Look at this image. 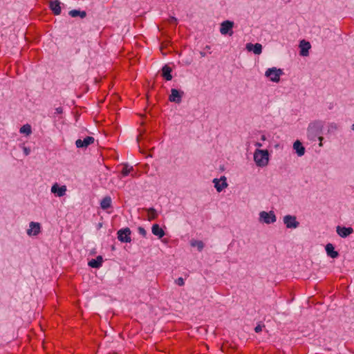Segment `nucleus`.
<instances>
[{"mask_svg":"<svg viewBox=\"0 0 354 354\" xmlns=\"http://www.w3.org/2000/svg\"><path fill=\"white\" fill-rule=\"evenodd\" d=\"M66 192V187L65 185H61L60 184L55 183H54L51 188H50V192L55 196V197H62L64 196Z\"/></svg>","mask_w":354,"mask_h":354,"instance_id":"obj_8","label":"nucleus"},{"mask_svg":"<svg viewBox=\"0 0 354 354\" xmlns=\"http://www.w3.org/2000/svg\"><path fill=\"white\" fill-rule=\"evenodd\" d=\"M94 142V138L91 136H87L84 138L83 140L78 139L75 142L76 147L77 148H86L88 145L93 144Z\"/></svg>","mask_w":354,"mask_h":354,"instance_id":"obj_11","label":"nucleus"},{"mask_svg":"<svg viewBox=\"0 0 354 354\" xmlns=\"http://www.w3.org/2000/svg\"><path fill=\"white\" fill-rule=\"evenodd\" d=\"M323 139H324V138H323V137H322V136H319L318 137V140H319V142H322Z\"/></svg>","mask_w":354,"mask_h":354,"instance_id":"obj_37","label":"nucleus"},{"mask_svg":"<svg viewBox=\"0 0 354 354\" xmlns=\"http://www.w3.org/2000/svg\"><path fill=\"white\" fill-rule=\"evenodd\" d=\"M42 233L41 223L37 221H30L28 223L26 229V235L31 239L38 238Z\"/></svg>","mask_w":354,"mask_h":354,"instance_id":"obj_2","label":"nucleus"},{"mask_svg":"<svg viewBox=\"0 0 354 354\" xmlns=\"http://www.w3.org/2000/svg\"><path fill=\"white\" fill-rule=\"evenodd\" d=\"M283 74V69L273 66L266 70L264 76L271 82L279 83Z\"/></svg>","mask_w":354,"mask_h":354,"instance_id":"obj_3","label":"nucleus"},{"mask_svg":"<svg viewBox=\"0 0 354 354\" xmlns=\"http://www.w3.org/2000/svg\"><path fill=\"white\" fill-rule=\"evenodd\" d=\"M292 147L298 156L301 157L305 154V147L303 146L302 143L299 140H296L293 143Z\"/></svg>","mask_w":354,"mask_h":354,"instance_id":"obj_16","label":"nucleus"},{"mask_svg":"<svg viewBox=\"0 0 354 354\" xmlns=\"http://www.w3.org/2000/svg\"><path fill=\"white\" fill-rule=\"evenodd\" d=\"M190 244L192 247L196 248L198 251H201L204 248V244L201 241L192 240Z\"/></svg>","mask_w":354,"mask_h":354,"instance_id":"obj_27","label":"nucleus"},{"mask_svg":"<svg viewBox=\"0 0 354 354\" xmlns=\"http://www.w3.org/2000/svg\"><path fill=\"white\" fill-rule=\"evenodd\" d=\"M147 218L149 221H152L157 218L158 213L156 210L153 208H149L147 209Z\"/></svg>","mask_w":354,"mask_h":354,"instance_id":"obj_24","label":"nucleus"},{"mask_svg":"<svg viewBox=\"0 0 354 354\" xmlns=\"http://www.w3.org/2000/svg\"><path fill=\"white\" fill-rule=\"evenodd\" d=\"M62 113H63V109L62 108L59 107V108H57L55 109V114L59 115V114H61Z\"/></svg>","mask_w":354,"mask_h":354,"instance_id":"obj_31","label":"nucleus"},{"mask_svg":"<svg viewBox=\"0 0 354 354\" xmlns=\"http://www.w3.org/2000/svg\"><path fill=\"white\" fill-rule=\"evenodd\" d=\"M337 129V124L335 122H331L328 124V132L333 133Z\"/></svg>","mask_w":354,"mask_h":354,"instance_id":"obj_28","label":"nucleus"},{"mask_svg":"<svg viewBox=\"0 0 354 354\" xmlns=\"http://www.w3.org/2000/svg\"><path fill=\"white\" fill-rule=\"evenodd\" d=\"M183 92L178 91L176 88H172L171 91V95H169V100L173 102L180 103L183 95Z\"/></svg>","mask_w":354,"mask_h":354,"instance_id":"obj_15","label":"nucleus"},{"mask_svg":"<svg viewBox=\"0 0 354 354\" xmlns=\"http://www.w3.org/2000/svg\"><path fill=\"white\" fill-rule=\"evenodd\" d=\"M69 15L73 17H80L84 18L86 17V12L84 11H80L77 10H73L69 12Z\"/></svg>","mask_w":354,"mask_h":354,"instance_id":"obj_26","label":"nucleus"},{"mask_svg":"<svg viewBox=\"0 0 354 354\" xmlns=\"http://www.w3.org/2000/svg\"><path fill=\"white\" fill-rule=\"evenodd\" d=\"M138 232L140 234H141L143 236H145L147 234L146 230L143 227H140L138 228Z\"/></svg>","mask_w":354,"mask_h":354,"instance_id":"obj_30","label":"nucleus"},{"mask_svg":"<svg viewBox=\"0 0 354 354\" xmlns=\"http://www.w3.org/2000/svg\"><path fill=\"white\" fill-rule=\"evenodd\" d=\"M324 127V124L322 121L317 120L310 122L307 128V136L310 140H315V138L319 136L322 129Z\"/></svg>","mask_w":354,"mask_h":354,"instance_id":"obj_4","label":"nucleus"},{"mask_svg":"<svg viewBox=\"0 0 354 354\" xmlns=\"http://www.w3.org/2000/svg\"><path fill=\"white\" fill-rule=\"evenodd\" d=\"M118 239L122 243H130L131 241L130 230L129 228L120 230L118 232Z\"/></svg>","mask_w":354,"mask_h":354,"instance_id":"obj_10","label":"nucleus"},{"mask_svg":"<svg viewBox=\"0 0 354 354\" xmlns=\"http://www.w3.org/2000/svg\"><path fill=\"white\" fill-rule=\"evenodd\" d=\"M21 149L25 156H28L30 153V149L29 147H26L25 145H21Z\"/></svg>","mask_w":354,"mask_h":354,"instance_id":"obj_29","label":"nucleus"},{"mask_svg":"<svg viewBox=\"0 0 354 354\" xmlns=\"http://www.w3.org/2000/svg\"><path fill=\"white\" fill-rule=\"evenodd\" d=\"M151 232L159 239L165 236L164 230L158 224H153L151 227Z\"/></svg>","mask_w":354,"mask_h":354,"instance_id":"obj_20","label":"nucleus"},{"mask_svg":"<svg viewBox=\"0 0 354 354\" xmlns=\"http://www.w3.org/2000/svg\"><path fill=\"white\" fill-rule=\"evenodd\" d=\"M111 198L109 196L104 198L100 203V206L102 209H106L111 207Z\"/></svg>","mask_w":354,"mask_h":354,"instance_id":"obj_23","label":"nucleus"},{"mask_svg":"<svg viewBox=\"0 0 354 354\" xmlns=\"http://www.w3.org/2000/svg\"><path fill=\"white\" fill-rule=\"evenodd\" d=\"M336 232L339 236L346 238L353 232V229L351 227L337 226Z\"/></svg>","mask_w":354,"mask_h":354,"instance_id":"obj_12","label":"nucleus"},{"mask_svg":"<svg viewBox=\"0 0 354 354\" xmlns=\"http://www.w3.org/2000/svg\"><path fill=\"white\" fill-rule=\"evenodd\" d=\"M352 129H353V130H354V124H353Z\"/></svg>","mask_w":354,"mask_h":354,"instance_id":"obj_39","label":"nucleus"},{"mask_svg":"<svg viewBox=\"0 0 354 354\" xmlns=\"http://www.w3.org/2000/svg\"><path fill=\"white\" fill-rule=\"evenodd\" d=\"M283 222L288 229H296L299 227V223L297 221L295 216L286 215L283 218Z\"/></svg>","mask_w":354,"mask_h":354,"instance_id":"obj_7","label":"nucleus"},{"mask_svg":"<svg viewBox=\"0 0 354 354\" xmlns=\"http://www.w3.org/2000/svg\"><path fill=\"white\" fill-rule=\"evenodd\" d=\"M50 8L55 15H59L61 12L60 3L56 0L51 1L50 3Z\"/></svg>","mask_w":354,"mask_h":354,"instance_id":"obj_21","label":"nucleus"},{"mask_svg":"<svg viewBox=\"0 0 354 354\" xmlns=\"http://www.w3.org/2000/svg\"><path fill=\"white\" fill-rule=\"evenodd\" d=\"M183 283H184L183 279L182 278H179L178 279V284L180 286H182V285H183Z\"/></svg>","mask_w":354,"mask_h":354,"instance_id":"obj_35","label":"nucleus"},{"mask_svg":"<svg viewBox=\"0 0 354 354\" xmlns=\"http://www.w3.org/2000/svg\"><path fill=\"white\" fill-rule=\"evenodd\" d=\"M103 263V258L102 256H97L96 259L90 260L88 265L93 268H99L102 266Z\"/></svg>","mask_w":354,"mask_h":354,"instance_id":"obj_18","label":"nucleus"},{"mask_svg":"<svg viewBox=\"0 0 354 354\" xmlns=\"http://www.w3.org/2000/svg\"><path fill=\"white\" fill-rule=\"evenodd\" d=\"M19 131L21 134L28 138L32 133V129L30 124H25L19 128Z\"/></svg>","mask_w":354,"mask_h":354,"instance_id":"obj_17","label":"nucleus"},{"mask_svg":"<svg viewBox=\"0 0 354 354\" xmlns=\"http://www.w3.org/2000/svg\"><path fill=\"white\" fill-rule=\"evenodd\" d=\"M254 146H255L256 147H257V149H259L260 147H261L263 146V144H262L261 142H256V143L254 144Z\"/></svg>","mask_w":354,"mask_h":354,"instance_id":"obj_32","label":"nucleus"},{"mask_svg":"<svg viewBox=\"0 0 354 354\" xmlns=\"http://www.w3.org/2000/svg\"><path fill=\"white\" fill-rule=\"evenodd\" d=\"M170 21L171 22H176V19L174 18V17H171V19H170Z\"/></svg>","mask_w":354,"mask_h":354,"instance_id":"obj_36","label":"nucleus"},{"mask_svg":"<svg viewBox=\"0 0 354 354\" xmlns=\"http://www.w3.org/2000/svg\"><path fill=\"white\" fill-rule=\"evenodd\" d=\"M259 221L261 223L270 225L277 221V216L274 211H261L259 213Z\"/></svg>","mask_w":354,"mask_h":354,"instance_id":"obj_5","label":"nucleus"},{"mask_svg":"<svg viewBox=\"0 0 354 354\" xmlns=\"http://www.w3.org/2000/svg\"><path fill=\"white\" fill-rule=\"evenodd\" d=\"M319 145L320 147H322V142H319Z\"/></svg>","mask_w":354,"mask_h":354,"instance_id":"obj_38","label":"nucleus"},{"mask_svg":"<svg viewBox=\"0 0 354 354\" xmlns=\"http://www.w3.org/2000/svg\"><path fill=\"white\" fill-rule=\"evenodd\" d=\"M267 140V137L265 134L261 135V141H266Z\"/></svg>","mask_w":354,"mask_h":354,"instance_id":"obj_34","label":"nucleus"},{"mask_svg":"<svg viewBox=\"0 0 354 354\" xmlns=\"http://www.w3.org/2000/svg\"><path fill=\"white\" fill-rule=\"evenodd\" d=\"M245 48L250 52H253L255 55H260L262 53V45L259 43L255 44L248 43Z\"/></svg>","mask_w":354,"mask_h":354,"instance_id":"obj_13","label":"nucleus"},{"mask_svg":"<svg viewBox=\"0 0 354 354\" xmlns=\"http://www.w3.org/2000/svg\"><path fill=\"white\" fill-rule=\"evenodd\" d=\"M162 76L165 77L167 80H171L172 78V76L171 75V69L168 66H165L162 69Z\"/></svg>","mask_w":354,"mask_h":354,"instance_id":"obj_22","label":"nucleus"},{"mask_svg":"<svg viewBox=\"0 0 354 354\" xmlns=\"http://www.w3.org/2000/svg\"><path fill=\"white\" fill-rule=\"evenodd\" d=\"M299 48H300V55L301 56L306 57V56L308 55L309 50L310 49L311 46L308 41L302 40L300 41Z\"/></svg>","mask_w":354,"mask_h":354,"instance_id":"obj_14","label":"nucleus"},{"mask_svg":"<svg viewBox=\"0 0 354 354\" xmlns=\"http://www.w3.org/2000/svg\"><path fill=\"white\" fill-rule=\"evenodd\" d=\"M234 26V22L231 21H224L221 24L220 32L221 35H230L233 34L232 28Z\"/></svg>","mask_w":354,"mask_h":354,"instance_id":"obj_9","label":"nucleus"},{"mask_svg":"<svg viewBox=\"0 0 354 354\" xmlns=\"http://www.w3.org/2000/svg\"><path fill=\"white\" fill-rule=\"evenodd\" d=\"M326 252L328 257L335 259L337 258L339 255L338 252L335 250V248L333 244L328 243L326 245Z\"/></svg>","mask_w":354,"mask_h":354,"instance_id":"obj_19","label":"nucleus"},{"mask_svg":"<svg viewBox=\"0 0 354 354\" xmlns=\"http://www.w3.org/2000/svg\"><path fill=\"white\" fill-rule=\"evenodd\" d=\"M270 155L267 149H256L253 153V160L257 167H266L270 162Z\"/></svg>","mask_w":354,"mask_h":354,"instance_id":"obj_1","label":"nucleus"},{"mask_svg":"<svg viewBox=\"0 0 354 354\" xmlns=\"http://www.w3.org/2000/svg\"><path fill=\"white\" fill-rule=\"evenodd\" d=\"M133 167L127 165H124L121 171V175L122 177H125L130 174L133 171Z\"/></svg>","mask_w":354,"mask_h":354,"instance_id":"obj_25","label":"nucleus"},{"mask_svg":"<svg viewBox=\"0 0 354 354\" xmlns=\"http://www.w3.org/2000/svg\"><path fill=\"white\" fill-rule=\"evenodd\" d=\"M212 183L216 190L218 193L224 191L228 187L227 178L225 176H223L219 178H214Z\"/></svg>","mask_w":354,"mask_h":354,"instance_id":"obj_6","label":"nucleus"},{"mask_svg":"<svg viewBox=\"0 0 354 354\" xmlns=\"http://www.w3.org/2000/svg\"><path fill=\"white\" fill-rule=\"evenodd\" d=\"M261 330H262V327L261 326H257L255 327V331L257 333L261 331Z\"/></svg>","mask_w":354,"mask_h":354,"instance_id":"obj_33","label":"nucleus"}]
</instances>
